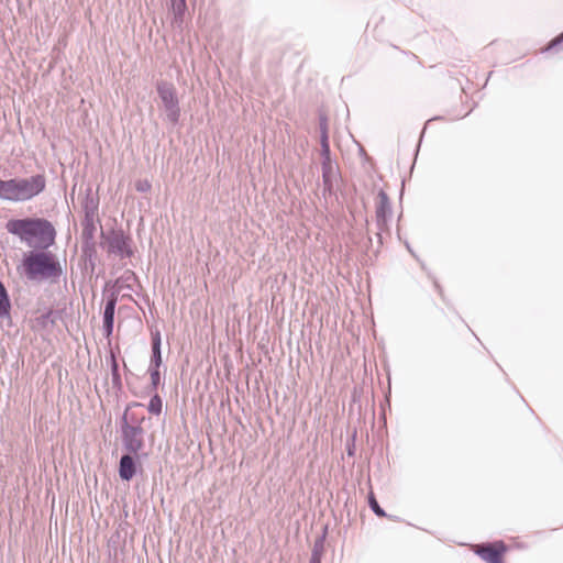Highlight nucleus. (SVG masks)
Instances as JSON below:
<instances>
[{
	"instance_id": "1a4fd4ad",
	"label": "nucleus",
	"mask_w": 563,
	"mask_h": 563,
	"mask_svg": "<svg viewBox=\"0 0 563 563\" xmlns=\"http://www.w3.org/2000/svg\"><path fill=\"white\" fill-rule=\"evenodd\" d=\"M119 475L125 481H130L135 475V463L130 455H123L121 457Z\"/></svg>"
},
{
	"instance_id": "aec40b11",
	"label": "nucleus",
	"mask_w": 563,
	"mask_h": 563,
	"mask_svg": "<svg viewBox=\"0 0 563 563\" xmlns=\"http://www.w3.org/2000/svg\"><path fill=\"white\" fill-rule=\"evenodd\" d=\"M136 190L139 191H146L150 189L151 185L148 181H139L136 185Z\"/></svg>"
},
{
	"instance_id": "f3484780",
	"label": "nucleus",
	"mask_w": 563,
	"mask_h": 563,
	"mask_svg": "<svg viewBox=\"0 0 563 563\" xmlns=\"http://www.w3.org/2000/svg\"><path fill=\"white\" fill-rule=\"evenodd\" d=\"M368 504H369V507L372 508V510L378 516V517H385L386 514L385 511L380 508V506L378 505L375 496H374V493L371 492L369 495H368Z\"/></svg>"
},
{
	"instance_id": "6e6552de",
	"label": "nucleus",
	"mask_w": 563,
	"mask_h": 563,
	"mask_svg": "<svg viewBox=\"0 0 563 563\" xmlns=\"http://www.w3.org/2000/svg\"><path fill=\"white\" fill-rule=\"evenodd\" d=\"M124 435L130 439L129 441V449L136 452L142 448V440L140 439V435L142 433V430L139 426H130L128 424L124 430Z\"/></svg>"
},
{
	"instance_id": "0eeeda50",
	"label": "nucleus",
	"mask_w": 563,
	"mask_h": 563,
	"mask_svg": "<svg viewBox=\"0 0 563 563\" xmlns=\"http://www.w3.org/2000/svg\"><path fill=\"white\" fill-rule=\"evenodd\" d=\"M158 95L163 101L168 119L176 123L179 119L180 110L178 107V98L172 84L162 82L157 86Z\"/></svg>"
},
{
	"instance_id": "9b49d317",
	"label": "nucleus",
	"mask_w": 563,
	"mask_h": 563,
	"mask_svg": "<svg viewBox=\"0 0 563 563\" xmlns=\"http://www.w3.org/2000/svg\"><path fill=\"white\" fill-rule=\"evenodd\" d=\"M10 300L5 290L4 285L0 282V317L9 316L10 312Z\"/></svg>"
},
{
	"instance_id": "7ed1b4c3",
	"label": "nucleus",
	"mask_w": 563,
	"mask_h": 563,
	"mask_svg": "<svg viewBox=\"0 0 563 563\" xmlns=\"http://www.w3.org/2000/svg\"><path fill=\"white\" fill-rule=\"evenodd\" d=\"M25 275L30 279L56 278L62 274V267L49 252H30L22 262Z\"/></svg>"
},
{
	"instance_id": "ddd939ff",
	"label": "nucleus",
	"mask_w": 563,
	"mask_h": 563,
	"mask_svg": "<svg viewBox=\"0 0 563 563\" xmlns=\"http://www.w3.org/2000/svg\"><path fill=\"white\" fill-rule=\"evenodd\" d=\"M129 276H131V279H129L128 282H124L122 284V290L120 291L119 294V300L121 299H129V300H133V297H132V294L129 292L128 290L131 289V282L134 280V275L131 273V272H128L124 276L120 277L119 279H123V278H128Z\"/></svg>"
},
{
	"instance_id": "412c9836",
	"label": "nucleus",
	"mask_w": 563,
	"mask_h": 563,
	"mask_svg": "<svg viewBox=\"0 0 563 563\" xmlns=\"http://www.w3.org/2000/svg\"><path fill=\"white\" fill-rule=\"evenodd\" d=\"M112 374L114 378L119 377V367L114 356H112Z\"/></svg>"
},
{
	"instance_id": "6ab92c4d",
	"label": "nucleus",
	"mask_w": 563,
	"mask_h": 563,
	"mask_svg": "<svg viewBox=\"0 0 563 563\" xmlns=\"http://www.w3.org/2000/svg\"><path fill=\"white\" fill-rule=\"evenodd\" d=\"M151 379L154 387H156L159 383L161 376L158 369H155L151 373Z\"/></svg>"
},
{
	"instance_id": "f8f14e48",
	"label": "nucleus",
	"mask_w": 563,
	"mask_h": 563,
	"mask_svg": "<svg viewBox=\"0 0 563 563\" xmlns=\"http://www.w3.org/2000/svg\"><path fill=\"white\" fill-rule=\"evenodd\" d=\"M141 407L140 404H133V405H130L126 409H125V412H124V416H123V419L124 421L128 423L129 421L131 422H135V423H140L141 421L144 420V416L143 415H140L137 416L134 411L135 408H139Z\"/></svg>"
},
{
	"instance_id": "a211bd4d",
	"label": "nucleus",
	"mask_w": 563,
	"mask_h": 563,
	"mask_svg": "<svg viewBox=\"0 0 563 563\" xmlns=\"http://www.w3.org/2000/svg\"><path fill=\"white\" fill-rule=\"evenodd\" d=\"M172 7L176 14H183L186 9V0H172Z\"/></svg>"
},
{
	"instance_id": "2eb2a0df",
	"label": "nucleus",
	"mask_w": 563,
	"mask_h": 563,
	"mask_svg": "<svg viewBox=\"0 0 563 563\" xmlns=\"http://www.w3.org/2000/svg\"><path fill=\"white\" fill-rule=\"evenodd\" d=\"M126 242L123 235H114L109 243V247L113 252L122 253L125 250Z\"/></svg>"
},
{
	"instance_id": "dca6fc26",
	"label": "nucleus",
	"mask_w": 563,
	"mask_h": 563,
	"mask_svg": "<svg viewBox=\"0 0 563 563\" xmlns=\"http://www.w3.org/2000/svg\"><path fill=\"white\" fill-rule=\"evenodd\" d=\"M162 399L158 395H155L151 398L148 404V411L154 415H159L162 412Z\"/></svg>"
},
{
	"instance_id": "4be33fe9",
	"label": "nucleus",
	"mask_w": 563,
	"mask_h": 563,
	"mask_svg": "<svg viewBox=\"0 0 563 563\" xmlns=\"http://www.w3.org/2000/svg\"><path fill=\"white\" fill-rule=\"evenodd\" d=\"M562 40H563V34H562L560 37H556L555 40H553V41L549 44V46L547 47V49L552 48L553 46H555L556 44H559Z\"/></svg>"
},
{
	"instance_id": "5701e85b",
	"label": "nucleus",
	"mask_w": 563,
	"mask_h": 563,
	"mask_svg": "<svg viewBox=\"0 0 563 563\" xmlns=\"http://www.w3.org/2000/svg\"><path fill=\"white\" fill-rule=\"evenodd\" d=\"M311 563H319V558L313 555L312 559H311Z\"/></svg>"
},
{
	"instance_id": "4468645a",
	"label": "nucleus",
	"mask_w": 563,
	"mask_h": 563,
	"mask_svg": "<svg viewBox=\"0 0 563 563\" xmlns=\"http://www.w3.org/2000/svg\"><path fill=\"white\" fill-rule=\"evenodd\" d=\"M153 360L155 362L156 367L161 365L162 356H161V334L159 332H155L153 334Z\"/></svg>"
},
{
	"instance_id": "f03ea898",
	"label": "nucleus",
	"mask_w": 563,
	"mask_h": 563,
	"mask_svg": "<svg viewBox=\"0 0 563 563\" xmlns=\"http://www.w3.org/2000/svg\"><path fill=\"white\" fill-rule=\"evenodd\" d=\"M46 187L44 175H34L30 178L0 179V198L11 201H26L41 192Z\"/></svg>"
},
{
	"instance_id": "f257e3e1",
	"label": "nucleus",
	"mask_w": 563,
	"mask_h": 563,
	"mask_svg": "<svg viewBox=\"0 0 563 563\" xmlns=\"http://www.w3.org/2000/svg\"><path fill=\"white\" fill-rule=\"evenodd\" d=\"M5 229L29 244L48 246L55 239L54 227L42 218L11 219Z\"/></svg>"
},
{
	"instance_id": "9d476101",
	"label": "nucleus",
	"mask_w": 563,
	"mask_h": 563,
	"mask_svg": "<svg viewBox=\"0 0 563 563\" xmlns=\"http://www.w3.org/2000/svg\"><path fill=\"white\" fill-rule=\"evenodd\" d=\"M390 211L389 199L387 195L380 191L377 196L376 214L378 219H385Z\"/></svg>"
},
{
	"instance_id": "423d86ee",
	"label": "nucleus",
	"mask_w": 563,
	"mask_h": 563,
	"mask_svg": "<svg viewBox=\"0 0 563 563\" xmlns=\"http://www.w3.org/2000/svg\"><path fill=\"white\" fill-rule=\"evenodd\" d=\"M320 143H321V156H322V178L325 185L330 184L331 178L334 174V165L330 157V144H329V132L328 123L325 119L320 122Z\"/></svg>"
},
{
	"instance_id": "20e7f679",
	"label": "nucleus",
	"mask_w": 563,
	"mask_h": 563,
	"mask_svg": "<svg viewBox=\"0 0 563 563\" xmlns=\"http://www.w3.org/2000/svg\"><path fill=\"white\" fill-rule=\"evenodd\" d=\"M131 279V276L123 279H117V282L113 285V291L110 296V298L107 300L104 311H103V332L104 335L109 339L112 335L113 332V323H114V311H115V305L119 301V294L122 290V284L124 282H128Z\"/></svg>"
},
{
	"instance_id": "39448f33",
	"label": "nucleus",
	"mask_w": 563,
	"mask_h": 563,
	"mask_svg": "<svg viewBox=\"0 0 563 563\" xmlns=\"http://www.w3.org/2000/svg\"><path fill=\"white\" fill-rule=\"evenodd\" d=\"M473 551L486 563H505L504 558L508 547L504 541L476 544Z\"/></svg>"
}]
</instances>
